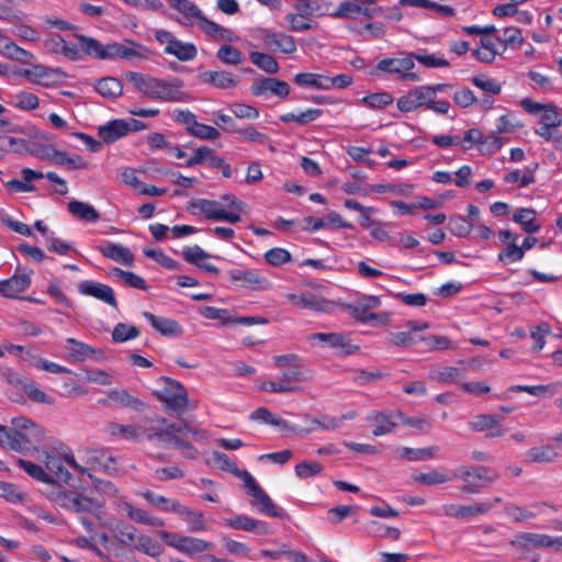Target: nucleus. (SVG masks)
<instances>
[{"mask_svg": "<svg viewBox=\"0 0 562 562\" xmlns=\"http://www.w3.org/2000/svg\"><path fill=\"white\" fill-rule=\"evenodd\" d=\"M140 495H142V497H144L147 501L148 504H150L151 506L157 507L164 512H172L173 513L172 505L175 503H180L177 499H170L162 495L156 494L155 492H153L150 490H146V491L142 492Z\"/></svg>", "mask_w": 562, "mask_h": 562, "instance_id": "nucleus-57", "label": "nucleus"}, {"mask_svg": "<svg viewBox=\"0 0 562 562\" xmlns=\"http://www.w3.org/2000/svg\"><path fill=\"white\" fill-rule=\"evenodd\" d=\"M210 543L198 538L192 537H182V540L180 541L178 551L187 553V554H194L200 553L210 548Z\"/></svg>", "mask_w": 562, "mask_h": 562, "instance_id": "nucleus-60", "label": "nucleus"}, {"mask_svg": "<svg viewBox=\"0 0 562 562\" xmlns=\"http://www.w3.org/2000/svg\"><path fill=\"white\" fill-rule=\"evenodd\" d=\"M560 458L561 453L551 443L532 447L526 453V461L529 463H553Z\"/></svg>", "mask_w": 562, "mask_h": 562, "instance_id": "nucleus-25", "label": "nucleus"}, {"mask_svg": "<svg viewBox=\"0 0 562 562\" xmlns=\"http://www.w3.org/2000/svg\"><path fill=\"white\" fill-rule=\"evenodd\" d=\"M229 278L233 282L251 290H267L270 288V281L252 269H234L229 271Z\"/></svg>", "mask_w": 562, "mask_h": 562, "instance_id": "nucleus-16", "label": "nucleus"}, {"mask_svg": "<svg viewBox=\"0 0 562 562\" xmlns=\"http://www.w3.org/2000/svg\"><path fill=\"white\" fill-rule=\"evenodd\" d=\"M415 63L412 58V53L401 58H384L378 61L375 70L372 75H378L379 71L387 74H396L402 81L418 82L422 80L420 76L412 72Z\"/></svg>", "mask_w": 562, "mask_h": 562, "instance_id": "nucleus-8", "label": "nucleus"}, {"mask_svg": "<svg viewBox=\"0 0 562 562\" xmlns=\"http://www.w3.org/2000/svg\"><path fill=\"white\" fill-rule=\"evenodd\" d=\"M45 439L41 426L25 416L11 419L10 426L0 425V447L26 453Z\"/></svg>", "mask_w": 562, "mask_h": 562, "instance_id": "nucleus-1", "label": "nucleus"}, {"mask_svg": "<svg viewBox=\"0 0 562 562\" xmlns=\"http://www.w3.org/2000/svg\"><path fill=\"white\" fill-rule=\"evenodd\" d=\"M172 509L173 513H177L178 515L183 517L190 531L196 532L206 530V525L202 512L192 510L180 503H175L172 505Z\"/></svg>", "mask_w": 562, "mask_h": 562, "instance_id": "nucleus-32", "label": "nucleus"}, {"mask_svg": "<svg viewBox=\"0 0 562 562\" xmlns=\"http://www.w3.org/2000/svg\"><path fill=\"white\" fill-rule=\"evenodd\" d=\"M108 400L122 406V407L132 408L136 412H142L146 408V405L142 400L133 396L125 389L116 387V389L110 390L108 392Z\"/></svg>", "mask_w": 562, "mask_h": 562, "instance_id": "nucleus-30", "label": "nucleus"}, {"mask_svg": "<svg viewBox=\"0 0 562 562\" xmlns=\"http://www.w3.org/2000/svg\"><path fill=\"white\" fill-rule=\"evenodd\" d=\"M199 26L206 35H209L214 41L231 43L236 40L234 33L231 30L206 18L202 19V22L199 24Z\"/></svg>", "mask_w": 562, "mask_h": 562, "instance_id": "nucleus-34", "label": "nucleus"}, {"mask_svg": "<svg viewBox=\"0 0 562 562\" xmlns=\"http://www.w3.org/2000/svg\"><path fill=\"white\" fill-rule=\"evenodd\" d=\"M402 417L401 412H372L371 420L374 422L375 427L372 430L374 437L384 436L393 431V428L397 425L395 417Z\"/></svg>", "mask_w": 562, "mask_h": 562, "instance_id": "nucleus-26", "label": "nucleus"}, {"mask_svg": "<svg viewBox=\"0 0 562 562\" xmlns=\"http://www.w3.org/2000/svg\"><path fill=\"white\" fill-rule=\"evenodd\" d=\"M513 221L521 225L522 231L529 234L537 233L540 224L536 220V212L532 209H519L513 215Z\"/></svg>", "mask_w": 562, "mask_h": 562, "instance_id": "nucleus-43", "label": "nucleus"}, {"mask_svg": "<svg viewBox=\"0 0 562 562\" xmlns=\"http://www.w3.org/2000/svg\"><path fill=\"white\" fill-rule=\"evenodd\" d=\"M471 82L476 88L490 94H499L503 89L502 82H499L497 79L488 77L485 74H479L473 76L471 78Z\"/></svg>", "mask_w": 562, "mask_h": 562, "instance_id": "nucleus-52", "label": "nucleus"}, {"mask_svg": "<svg viewBox=\"0 0 562 562\" xmlns=\"http://www.w3.org/2000/svg\"><path fill=\"white\" fill-rule=\"evenodd\" d=\"M439 448L437 446H430L426 448H409L404 447L400 451V457L408 461H424L435 457Z\"/></svg>", "mask_w": 562, "mask_h": 562, "instance_id": "nucleus-48", "label": "nucleus"}, {"mask_svg": "<svg viewBox=\"0 0 562 562\" xmlns=\"http://www.w3.org/2000/svg\"><path fill=\"white\" fill-rule=\"evenodd\" d=\"M512 544L520 550L528 551L531 548L562 549V537H552L546 533L520 532Z\"/></svg>", "mask_w": 562, "mask_h": 562, "instance_id": "nucleus-10", "label": "nucleus"}, {"mask_svg": "<svg viewBox=\"0 0 562 562\" xmlns=\"http://www.w3.org/2000/svg\"><path fill=\"white\" fill-rule=\"evenodd\" d=\"M203 80L221 89L234 88L237 85V80L228 71H206Z\"/></svg>", "mask_w": 562, "mask_h": 562, "instance_id": "nucleus-45", "label": "nucleus"}, {"mask_svg": "<svg viewBox=\"0 0 562 562\" xmlns=\"http://www.w3.org/2000/svg\"><path fill=\"white\" fill-rule=\"evenodd\" d=\"M53 503L69 512L80 514L103 506V501L94 499L75 491L58 488L50 495Z\"/></svg>", "mask_w": 562, "mask_h": 562, "instance_id": "nucleus-7", "label": "nucleus"}, {"mask_svg": "<svg viewBox=\"0 0 562 562\" xmlns=\"http://www.w3.org/2000/svg\"><path fill=\"white\" fill-rule=\"evenodd\" d=\"M108 55H110V59L120 57L128 61H136L148 58L149 50L135 42H126L125 44L110 43V53Z\"/></svg>", "mask_w": 562, "mask_h": 562, "instance_id": "nucleus-17", "label": "nucleus"}, {"mask_svg": "<svg viewBox=\"0 0 562 562\" xmlns=\"http://www.w3.org/2000/svg\"><path fill=\"white\" fill-rule=\"evenodd\" d=\"M68 211L85 222L94 223L100 218L99 212L92 205L77 200L68 203Z\"/></svg>", "mask_w": 562, "mask_h": 562, "instance_id": "nucleus-41", "label": "nucleus"}, {"mask_svg": "<svg viewBox=\"0 0 562 562\" xmlns=\"http://www.w3.org/2000/svg\"><path fill=\"white\" fill-rule=\"evenodd\" d=\"M139 336V330L133 325L119 323L114 326L112 331V339L114 342H124L135 339Z\"/></svg>", "mask_w": 562, "mask_h": 562, "instance_id": "nucleus-59", "label": "nucleus"}, {"mask_svg": "<svg viewBox=\"0 0 562 562\" xmlns=\"http://www.w3.org/2000/svg\"><path fill=\"white\" fill-rule=\"evenodd\" d=\"M312 376L303 360L296 355H283V392L299 390L297 383Z\"/></svg>", "mask_w": 562, "mask_h": 562, "instance_id": "nucleus-9", "label": "nucleus"}, {"mask_svg": "<svg viewBox=\"0 0 562 562\" xmlns=\"http://www.w3.org/2000/svg\"><path fill=\"white\" fill-rule=\"evenodd\" d=\"M456 476L463 482L460 488L462 493L479 494L498 479V473L490 467L462 465Z\"/></svg>", "mask_w": 562, "mask_h": 562, "instance_id": "nucleus-5", "label": "nucleus"}, {"mask_svg": "<svg viewBox=\"0 0 562 562\" xmlns=\"http://www.w3.org/2000/svg\"><path fill=\"white\" fill-rule=\"evenodd\" d=\"M302 89L328 90V76L316 72H300L293 79Z\"/></svg>", "mask_w": 562, "mask_h": 562, "instance_id": "nucleus-33", "label": "nucleus"}, {"mask_svg": "<svg viewBox=\"0 0 562 562\" xmlns=\"http://www.w3.org/2000/svg\"><path fill=\"white\" fill-rule=\"evenodd\" d=\"M393 101L392 94L386 91L369 93L361 99L363 104L373 110L384 109L392 104Z\"/></svg>", "mask_w": 562, "mask_h": 562, "instance_id": "nucleus-53", "label": "nucleus"}, {"mask_svg": "<svg viewBox=\"0 0 562 562\" xmlns=\"http://www.w3.org/2000/svg\"><path fill=\"white\" fill-rule=\"evenodd\" d=\"M539 123L540 126L535 130V133L546 140L553 139L554 130L562 124V116L558 106L553 103H547L546 109L540 114Z\"/></svg>", "mask_w": 562, "mask_h": 562, "instance_id": "nucleus-15", "label": "nucleus"}, {"mask_svg": "<svg viewBox=\"0 0 562 562\" xmlns=\"http://www.w3.org/2000/svg\"><path fill=\"white\" fill-rule=\"evenodd\" d=\"M52 162L59 166H67L69 169H86L88 162L78 155L68 156L65 151L52 150Z\"/></svg>", "mask_w": 562, "mask_h": 562, "instance_id": "nucleus-46", "label": "nucleus"}, {"mask_svg": "<svg viewBox=\"0 0 562 562\" xmlns=\"http://www.w3.org/2000/svg\"><path fill=\"white\" fill-rule=\"evenodd\" d=\"M10 104L22 111H32L38 106L40 100L37 95L32 92L19 91L11 95Z\"/></svg>", "mask_w": 562, "mask_h": 562, "instance_id": "nucleus-49", "label": "nucleus"}, {"mask_svg": "<svg viewBox=\"0 0 562 562\" xmlns=\"http://www.w3.org/2000/svg\"><path fill=\"white\" fill-rule=\"evenodd\" d=\"M348 310L352 317L362 324H384L386 315L372 313L367 308V306H361V304L349 305Z\"/></svg>", "mask_w": 562, "mask_h": 562, "instance_id": "nucleus-42", "label": "nucleus"}, {"mask_svg": "<svg viewBox=\"0 0 562 562\" xmlns=\"http://www.w3.org/2000/svg\"><path fill=\"white\" fill-rule=\"evenodd\" d=\"M80 48L88 55L94 56L100 59H110V43L102 45L100 42L92 37L85 35L77 36Z\"/></svg>", "mask_w": 562, "mask_h": 562, "instance_id": "nucleus-36", "label": "nucleus"}, {"mask_svg": "<svg viewBox=\"0 0 562 562\" xmlns=\"http://www.w3.org/2000/svg\"><path fill=\"white\" fill-rule=\"evenodd\" d=\"M155 77L144 75L135 71H127L125 74V80L132 86V88L146 98H153L155 83Z\"/></svg>", "mask_w": 562, "mask_h": 562, "instance_id": "nucleus-28", "label": "nucleus"}, {"mask_svg": "<svg viewBox=\"0 0 562 562\" xmlns=\"http://www.w3.org/2000/svg\"><path fill=\"white\" fill-rule=\"evenodd\" d=\"M183 428L181 425L168 424L167 419L160 416H153L145 419L144 432L150 441L165 448H177Z\"/></svg>", "mask_w": 562, "mask_h": 562, "instance_id": "nucleus-6", "label": "nucleus"}, {"mask_svg": "<svg viewBox=\"0 0 562 562\" xmlns=\"http://www.w3.org/2000/svg\"><path fill=\"white\" fill-rule=\"evenodd\" d=\"M106 431L111 436H119V437H122L124 439H130V440H136L139 437L138 428L133 425H122L119 423H110L106 426Z\"/></svg>", "mask_w": 562, "mask_h": 562, "instance_id": "nucleus-61", "label": "nucleus"}, {"mask_svg": "<svg viewBox=\"0 0 562 562\" xmlns=\"http://www.w3.org/2000/svg\"><path fill=\"white\" fill-rule=\"evenodd\" d=\"M452 100L458 106L462 109H467L479 103V98L468 87H462L456 90L452 95Z\"/></svg>", "mask_w": 562, "mask_h": 562, "instance_id": "nucleus-63", "label": "nucleus"}, {"mask_svg": "<svg viewBox=\"0 0 562 562\" xmlns=\"http://www.w3.org/2000/svg\"><path fill=\"white\" fill-rule=\"evenodd\" d=\"M112 277L126 286L138 289V290H147L148 289L146 281L140 276H138L134 272L125 271L120 268H114L112 270Z\"/></svg>", "mask_w": 562, "mask_h": 562, "instance_id": "nucleus-44", "label": "nucleus"}, {"mask_svg": "<svg viewBox=\"0 0 562 562\" xmlns=\"http://www.w3.org/2000/svg\"><path fill=\"white\" fill-rule=\"evenodd\" d=\"M323 114L322 109L310 108L299 113L289 112L283 114V123L294 122L300 125H305L316 121Z\"/></svg>", "mask_w": 562, "mask_h": 562, "instance_id": "nucleus-51", "label": "nucleus"}, {"mask_svg": "<svg viewBox=\"0 0 562 562\" xmlns=\"http://www.w3.org/2000/svg\"><path fill=\"white\" fill-rule=\"evenodd\" d=\"M164 52L168 55L177 57L181 61L193 60L198 55V49L194 44L175 40L169 45V48H164Z\"/></svg>", "mask_w": 562, "mask_h": 562, "instance_id": "nucleus-38", "label": "nucleus"}, {"mask_svg": "<svg viewBox=\"0 0 562 562\" xmlns=\"http://www.w3.org/2000/svg\"><path fill=\"white\" fill-rule=\"evenodd\" d=\"M286 300L299 308L312 310V311H326L330 305V302L322 299L313 293H293L288 294Z\"/></svg>", "mask_w": 562, "mask_h": 562, "instance_id": "nucleus-21", "label": "nucleus"}, {"mask_svg": "<svg viewBox=\"0 0 562 562\" xmlns=\"http://www.w3.org/2000/svg\"><path fill=\"white\" fill-rule=\"evenodd\" d=\"M525 254L516 243H509L505 249L497 255V261L509 265L522 260Z\"/></svg>", "mask_w": 562, "mask_h": 562, "instance_id": "nucleus-62", "label": "nucleus"}, {"mask_svg": "<svg viewBox=\"0 0 562 562\" xmlns=\"http://www.w3.org/2000/svg\"><path fill=\"white\" fill-rule=\"evenodd\" d=\"M94 88L103 98L111 100L119 98L123 93L122 82L114 77L99 79L95 82Z\"/></svg>", "mask_w": 562, "mask_h": 562, "instance_id": "nucleus-39", "label": "nucleus"}, {"mask_svg": "<svg viewBox=\"0 0 562 562\" xmlns=\"http://www.w3.org/2000/svg\"><path fill=\"white\" fill-rule=\"evenodd\" d=\"M65 350L67 351L66 359L71 362H85L91 358L97 361L104 359L102 350L75 338H67L65 340Z\"/></svg>", "mask_w": 562, "mask_h": 562, "instance_id": "nucleus-12", "label": "nucleus"}, {"mask_svg": "<svg viewBox=\"0 0 562 562\" xmlns=\"http://www.w3.org/2000/svg\"><path fill=\"white\" fill-rule=\"evenodd\" d=\"M223 205L218 201L207 199H193L188 203V211L192 215H203L207 220L218 221Z\"/></svg>", "mask_w": 562, "mask_h": 562, "instance_id": "nucleus-22", "label": "nucleus"}, {"mask_svg": "<svg viewBox=\"0 0 562 562\" xmlns=\"http://www.w3.org/2000/svg\"><path fill=\"white\" fill-rule=\"evenodd\" d=\"M33 271L30 269L22 273H14L9 279L3 280V295L7 297H15L19 293L25 291L31 285V276Z\"/></svg>", "mask_w": 562, "mask_h": 562, "instance_id": "nucleus-27", "label": "nucleus"}, {"mask_svg": "<svg viewBox=\"0 0 562 562\" xmlns=\"http://www.w3.org/2000/svg\"><path fill=\"white\" fill-rule=\"evenodd\" d=\"M508 140V138L502 137L496 134H490L486 136L483 135L479 151L482 155L491 156L498 151Z\"/></svg>", "mask_w": 562, "mask_h": 562, "instance_id": "nucleus-56", "label": "nucleus"}, {"mask_svg": "<svg viewBox=\"0 0 562 562\" xmlns=\"http://www.w3.org/2000/svg\"><path fill=\"white\" fill-rule=\"evenodd\" d=\"M225 524L226 526L238 530L256 531L258 533L267 532V526L263 522L257 521L246 515L226 519Z\"/></svg>", "mask_w": 562, "mask_h": 562, "instance_id": "nucleus-40", "label": "nucleus"}, {"mask_svg": "<svg viewBox=\"0 0 562 562\" xmlns=\"http://www.w3.org/2000/svg\"><path fill=\"white\" fill-rule=\"evenodd\" d=\"M114 462V459L110 456H106L105 452L93 449H82L79 450L77 454L71 451L64 452L65 462L78 474L87 475L89 479H93V471H97L101 468L105 470L109 469L106 464L103 463V460Z\"/></svg>", "mask_w": 562, "mask_h": 562, "instance_id": "nucleus-4", "label": "nucleus"}, {"mask_svg": "<svg viewBox=\"0 0 562 562\" xmlns=\"http://www.w3.org/2000/svg\"><path fill=\"white\" fill-rule=\"evenodd\" d=\"M255 95H279L281 94V81L277 78H265L251 86Z\"/></svg>", "mask_w": 562, "mask_h": 562, "instance_id": "nucleus-50", "label": "nucleus"}, {"mask_svg": "<svg viewBox=\"0 0 562 562\" xmlns=\"http://www.w3.org/2000/svg\"><path fill=\"white\" fill-rule=\"evenodd\" d=\"M114 538L124 547H134L139 531L125 521L117 520L111 526Z\"/></svg>", "mask_w": 562, "mask_h": 562, "instance_id": "nucleus-35", "label": "nucleus"}, {"mask_svg": "<svg viewBox=\"0 0 562 562\" xmlns=\"http://www.w3.org/2000/svg\"><path fill=\"white\" fill-rule=\"evenodd\" d=\"M98 250L104 257L110 258L116 262L127 266L133 265L134 256L132 251L123 245L108 241L104 245L99 246Z\"/></svg>", "mask_w": 562, "mask_h": 562, "instance_id": "nucleus-29", "label": "nucleus"}, {"mask_svg": "<svg viewBox=\"0 0 562 562\" xmlns=\"http://www.w3.org/2000/svg\"><path fill=\"white\" fill-rule=\"evenodd\" d=\"M212 456L222 470L231 472L243 482L246 494L250 497V505L252 508L267 516L278 515L276 505L269 495L260 487L250 472L239 469L236 463L223 452L214 451Z\"/></svg>", "mask_w": 562, "mask_h": 562, "instance_id": "nucleus-2", "label": "nucleus"}, {"mask_svg": "<svg viewBox=\"0 0 562 562\" xmlns=\"http://www.w3.org/2000/svg\"><path fill=\"white\" fill-rule=\"evenodd\" d=\"M249 57L251 63L261 70L270 74H274L278 71V61L272 56L261 52H251Z\"/></svg>", "mask_w": 562, "mask_h": 562, "instance_id": "nucleus-54", "label": "nucleus"}, {"mask_svg": "<svg viewBox=\"0 0 562 562\" xmlns=\"http://www.w3.org/2000/svg\"><path fill=\"white\" fill-rule=\"evenodd\" d=\"M448 228L457 237H467L473 225L464 216L458 215L450 218Z\"/></svg>", "mask_w": 562, "mask_h": 562, "instance_id": "nucleus-64", "label": "nucleus"}, {"mask_svg": "<svg viewBox=\"0 0 562 562\" xmlns=\"http://www.w3.org/2000/svg\"><path fill=\"white\" fill-rule=\"evenodd\" d=\"M37 459L41 460L46 470L56 476L57 480L63 481L64 483H69L71 480V474L64 467V453L61 456L49 452L45 449L40 450L36 449Z\"/></svg>", "mask_w": 562, "mask_h": 562, "instance_id": "nucleus-18", "label": "nucleus"}, {"mask_svg": "<svg viewBox=\"0 0 562 562\" xmlns=\"http://www.w3.org/2000/svg\"><path fill=\"white\" fill-rule=\"evenodd\" d=\"M113 506L116 512L124 513L127 518L137 524L151 527L165 526V521L161 518L150 515L147 510L143 508L133 506L123 498H119L117 501L113 502Z\"/></svg>", "mask_w": 562, "mask_h": 562, "instance_id": "nucleus-13", "label": "nucleus"}, {"mask_svg": "<svg viewBox=\"0 0 562 562\" xmlns=\"http://www.w3.org/2000/svg\"><path fill=\"white\" fill-rule=\"evenodd\" d=\"M78 292L81 295L92 296L97 300H100L113 307H116L117 305L112 288L106 284L86 280L79 283Z\"/></svg>", "mask_w": 562, "mask_h": 562, "instance_id": "nucleus-19", "label": "nucleus"}, {"mask_svg": "<svg viewBox=\"0 0 562 562\" xmlns=\"http://www.w3.org/2000/svg\"><path fill=\"white\" fill-rule=\"evenodd\" d=\"M308 340L324 342L340 356H350L359 350V346L352 345L350 339L340 333H315L310 336Z\"/></svg>", "mask_w": 562, "mask_h": 562, "instance_id": "nucleus-14", "label": "nucleus"}, {"mask_svg": "<svg viewBox=\"0 0 562 562\" xmlns=\"http://www.w3.org/2000/svg\"><path fill=\"white\" fill-rule=\"evenodd\" d=\"M413 480L418 484L431 486L447 483L450 481V477L447 474L435 469L427 473L415 474L413 475Z\"/></svg>", "mask_w": 562, "mask_h": 562, "instance_id": "nucleus-58", "label": "nucleus"}, {"mask_svg": "<svg viewBox=\"0 0 562 562\" xmlns=\"http://www.w3.org/2000/svg\"><path fill=\"white\" fill-rule=\"evenodd\" d=\"M143 315L164 336L179 337L183 334L182 326L171 318L156 316L150 312H144Z\"/></svg>", "mask_w": 562, "mask_h": 562, "instance_id": "nucleus-23", "label": "nucleus"}, {"mask_svg": "<svg viewBox=\"0 0 562 562\" xmlns=\"http://www.w3.org/2000/svg\"><path fill=\"white\" fill-rule=\"evenodd\" d=\"M23 392L27 395L29 400L33 403L54 405L55 398L45 393L40 386L32 380L24 382Z\"/></svg>", "mask_w": 562, "mask_h": 562, "instance_id": "nucleus-47", "label": "nucleus"}, {"mask_svg": "<svg viewBox=\"0 0 562 562\" xmlns=\"http://www.w3.org/2000/svg\"><path fill=\"white\" fill-rule=\"evenodd\" d=\"M308 415H289L288 418H283V435L292 434L302 436L311 432Z\"/></svg>", "mask_w": 562, "mask_h": 562, "instance_id": "nucleus-37", "label": "nucleus"}, {"mask_svg": "<svg viewBox=\"0 0 562 562\" xmlns=\"http://www.w3.org/2000/svg\"><path fill=\"white\" fill-rule=\"evenodd\" d=\"M428 95L425 92L424 86L415 87L406 94L400 97L396 101V106L401 112L408 113L425 105L427 106Z\"/></svg>", "mask_w": 562, "mask_h": 562, "instance_id": "nucleus-20", "label": "nucleus"}, {"mask_svg": "<svg viewBox=\"0 0 562 562\" xmlns=\"http://www.w3.org/2000/svg\"><path fill=\"white\" fill-rule=\"evenodd\" d=\"M182 86L183 83L180 79L167 81L157 78L151 99H158L164 102H188L191 100V97L182 91Z\"/></svg>", "mask_w": 562, "mask_h": 562, "instance_id": "nucleus-11", "label": "nucleus"}, {"mask_svg": "<svg viewBox=\"0 0 562 562\" xmlns=\"http://www.w3.org/2000/svg\"><path fill=\"white\" fill-rule=\"evenodd\" d=\"M170 5L181 14L178 21L182 25H193L194 19H198L201 23L202 19L205 18L202 11L189 0H173Z\"/></svg>", "mask_w": 562, "mask_h": 562, "instance_id": "nucleus-31", "label": "nucleus"}, {"mask_svg": "<svg viewBox=\"0 0 562 562\" xmlns=\"http://www.w3.org/2000/svg\"><path fill=\"white\" fill-rule=\"evenodd\" d=\"M159 389L154 395L165 404L168 411L181 414L198 407L196 402H190L186 387L177 380L162 376L158 380Z\"/></svg>", "mask_w": 562, "mask_h": 562, "instance_id": "nucleus-3", "label": "nucleus"}, {"mask_svg": "<svg viewBox=\"0 0 562 562\" xmlns=\"http://www.w3.org/2000/svg\"><path fill=\"white\" fill-rule=\"evenodd\" d=\"M133 548L150 557H158L162 552L159 543H157L150 537L142 532L138 533L136 542Z\"/></svg>", "mask_w": 562, "mask_h": 562, "instance_id": "nucleus-55", "label": "nucleus"}, {"mask_svg": "<svg viewBox=\"0 0 562 562\" xmlns=\"http://www.w3.org/2000/svg\"><path fill=\"white\" fill-rule=\"evenodd\" d=\"M98 135L108 144L114 143L127 135V121L122 119L109 121L99 126Z\"/></svg>", "mask_w": 562, "mask_h": 562, "instance_id": "nucleus-24", "label": "nucleus"}]
</instances>
